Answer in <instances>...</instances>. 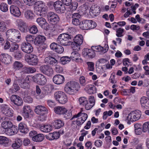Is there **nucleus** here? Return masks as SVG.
Listing matches in <instances>:
<instances>
[{
  "label": "nucleus",
  "mask_w": 149,
  "mask_h": 149,
  "mask_svg": "<svg viewBox=\"0 0 149 149\" xmlns=\"http://www.w3.org/2000/svg\"><path fill=\"white\" fill-rule=\"evenodd\" d=\"M54 95L55 99L61 104H64L68 101L67 96L62 91L56 92L54 93Z\"/></svg>",
  "instance_id": "obj_7"
},
{
  "label": "nucleus",
  "mask_w": 149,
  "mask_h": 149,
  "mask_svg": "<svg viewBox=\"0 0 149 149\" xmlns=\"http://www.w3.org/2000/svg\"><path fill=\"white\" fill-rule=\"evenodd\" d=\"M71 60L70 58L66 56L62 57L61 59V62L63 65H65L69 63Z\"/></svg>",
  "instance_id": "obj_50"
},
{
  "label": "nucleus",
  "mask_w": 149,
  "mask_h": 149,
  "mask_svg": "<svg viewBox=\"0 0 149 149\" xmlns=\"http://www.w3.org/2000/svg\"><path fill=\"white\" fill-rule=\"evenodd\" d=\"M70 9L71 11H73L76 10L78 6V3L76 2H71Z\"/></svg>",
  "instance_id": "obj_55"
},
{
  "label": "nucleus",
  "mask_w": 149,
  "mask_h": 149,
  "mask_svg": "<svg viewBox=\"0 0 149 149\" xmlns=\"http://www.w3.org/2000/svg\"><path fill=\"white\" fill-rule=\"evenodd\" d=\"M84 38L80 34L76 35L74 38L73 42L72 43L71 47L74 50L78 51L80 49V46L83 42Z\"/></svg>",
  "instance_id": "obj_5"
},
{
  "label": "nucleus",
  "mask_w": 149,
  "mask_h": 149,
  "mask_svg": "<svg viewBox=\"0 0 149 149\" xmlns=\"http://www.w3.org/2000/svg\"><path fill=\"white\" fill-rule=\"evenodd\" d=\"M100 8L97 6L95 5H93L90 8V13L93 15L94 16H96L99 14L100 13Z\"/></svg>",
  "instance_id": "obj_33"
},
{
  "label": "nucleus",
  "mask_w": 149,
  "mask_h": 149,
  "mask_svg": "<svg viewBox=\"0 0 149 149\" xmlns=\"http://www.w3.org/2000/svg\"><path fill=\"white\" fill-rule=\"evenodd\" d=\"M54 112L59 115H65V117L66 119H70L72 116V113L70 112L67 113L68 110L63 106H58L55 107L54 109Z\"/></svg>",
  "instance_id": "obj_8"
},
{
  "label": "nucleus",
  "mask_w": 149,
  "mask_h": 149,
  "mask_svg": "<svg viewBox=\"0 0 149 149\" xmlns=\"http://www.w3.org/2000/svg\"><path fill=\"white\" fill-rule=\"evenodd\" d=\"M81 15L78 13H74L72 16V23L75 26H77L80 24V19L81 18Z\"/></svg>",
  "instance_id": "obj_28"
},
{
  "label": "nucleus",
  "mask_w": 149,
  "mask_h": 149,
  "mask_svg": "<svg viewBox=\"0 0 149 149\" xmlns=\"http://www.w3.org/2000/svg\"><path fill=\"white\" fill-rule=\"evenodd\" d=\"M21 47L22 51L25 53H30L33 51V46L29 43H22L21 44Z\"/></svg>",
  "instance_id": "obj_18"
},
{
  "label": "nucleus",
  "mask_w": 149,
  "mask_h": 149,
  "mask_svg": "<svg viewBox=\"0 0 149 149\" xmlns=\"http://www.w3.org/2000/svg\"><path fill=\"white\" fill-rule=\"evenodd\" d=\"M142 130L144 132L148 131L149 135V122H146L143 124Z\"/></svg>",
  "instance_id": "obj_54"
},
{
  "label": "nucleus",
  "mask_w": 149,
  "mask_h": 149,
  "mask_svg": "<svg viewBox=\"0 0 149 149\" xmlns=\"http://www.w3.org/2000/svg\"><path fill=\"white\" fill-rule=\"evenodd\" d=\"M17 22L18 28L20 31L22 32H24L26 31V24L21 19L17 20Z\"/></svg>",
  "instance_id": "obj_36"
},
{
  "label": "nucleus",
  "mask_w": 149,
  "mask_h": 149,
  "mask_svg": "<svg viewBox=\"0 0 149 149\" xmlns=\"http://www.w3.org/2000/svg\"><path fill=\"white\" fill-rule=\"evenodd\" d=\"M38 29L36 25H33L30 26L29 32L32 34H36L37 33Z\"/></svg>",
  "instance_id": "obj_49"
},
{
  "label": "nucleus",
  "mask_w": 149,
  "mask_h": 149,
  "mask_svg": "<svg viewBox=\"0 0 149 149\" xmlns=\"http://www.w3.org/2000/svg\"><path fill=\"white\" fill-rule=\"evenodd\" d=\"M64 48L63 47L59 45H58L55 51L57 53L61 54L64 52Z\"/></svg>",
  "instance_id": "obj_61"
},
{
  "label": "nucleus",
  "mask_w": 149,
  "mask_h": 149,
  "mask_svg": "<svg viewBox=\"0 0 149 149\" xmlns=\"http://www.w3.org/2000/svg\"><path fill=\"white\" fill-rule=\"evenodd\" d=\"M18 131L17 128L14 126H13L9 129L6 130L5 132L6 134L8 135L12 136L16 134Z\"/></svg>",
  "instance_id": "obj_42"
},
{
  "label": "nucleus",
  "mask_w": 149,
  "mask_h": 149,
  "mask_svg": "<svg viewBox=\"0 0 149 149\" xmlns=\"http://www.w3.org/2000/svg\"><path fill=\"white\" fill-rule=\"evenodd\" d=\"M18 129L20 132L24 134H26L29 131V128L27 124L25 123L22 122L18 125Z\"/></svg>",
  "instance_id": "obj_30"
},
{
  "label": "nucleus",
  "mask_w": 149,
  "mask_h": 149,
  "mask_svg": "<svg viewBox=\"0 0 149 149\" xmlns=\"http://www.w3.org/2000/svg\"><path fill=\"white\" fill-rule=\"evenodd\" d=\"M23 66L22 63L19 61H15L13 64V68L15 70H19Z\"/></svg>",
  "instance_id": "obj_45"
},
{
  "label": "nucleus",
  "mask_w": 149,
  "mask_h": 149,
  "mask_svg": "<svg viewBox=\"0 0 149 149\" xmlns=\"http://www.w3.org/2000/svg\"><path fill=\"white\" fill-rule=\"evenodd\" d=\"M25 60L29 64L33 65H37L39 61L38 57L36 55L33 54L26 56Z\"/></svg>",
  "instance_id": "obj_11"
},
{
  "label": "nucleus",
  "mask_w": 149,
  "mask_h": 149,
  "mask_svg": "<svg viewBox=\"0 0 149 149\" xmlns=\"http://www.w3.org/2000/svg\"><path fill=\"white\" fill-rule=\"evenodd\" d=\"M36 22L43 28L45 29V26L48 25L46 20L42 17L38 18L36 20Z\"/></svg>",
  "instance_id": "obj_40"
},
{
  "label": "nucleus",
  "mask_w": 149,
  "mask_h": 149,
  "mask_svg": "<svg viewBox=\"0 0 149 149\" xmlns=\"http://www.w3.org/2000/svg\"><path fill=\"white\" fill-rule=\"evenodd\" d=\"M70 58L72 61L76 62L81 63L83 62L81 55L77 52H73L71 53Z\"/></svg>",
  "instance_id": "obj_25"
},
{
  "label": "nucleus",
  "mask_w": 149,
  "mask_h": 149,
  "mask_svg": "<svg viewBox=\"0 0 149 149\" xmlns=\"http://www.w3.org/2000/svg\"><path fill=\"white\" fill-rule=\"evenodd\" d=\"M79 83L80 84L83 86H84L86 84V80L84 76H81L79 78Z\"/></svg>",
  "instance_id": "obj_60"
},
{
  "label": "nucleus",
  "mask_w": 149,
  "mask_h": 149,
  "mask_svg": "<svg viewBox=\"0 0 149 149\" xmlns=\"http://www.w3.org/2000/svg\"><path fill=\"white\" fill-rule=\"evenodd\" d=\"M39 129L42 132L47 133L52 130V127L50 125H42L40 126Z\"/></svg>",
  "instance_id": "obj_31"
},
{
  "label": "nucleus",
  "mask_w": 149,
  "mask_h": 149,
  "mask_svg": "<svg viewBox=\"0 0 149 149\" xmlns=\"http://www.w3.org/2000/svg\"><path fill=\"white\" fill-rule=\"evenodd\" d=\"M79 101L80 105L84 106L85 104L87 103L88 101L86 97H82L79 98Z\"/></svg>",
  "instance_id": "obj_53"
},
{
  "label": "nucleus",
  "mask_w": 149,
  "mask_h": 149,
  "mask_svg": "<svg viewBox=\"0 0 149 149\" xmlns=\"http://www.w3.org/2000/svg\"><path fill=\"white\" fill-rule=\"evenodd\" d=\"M27 43H31L33 41L34 38L33 36L30 35L28 34L25 37Z\"/></svg>",
  "instance_id": "obj_56"
},
{
  "label": "nucleus",
  "mask_w": 149,
  "mask_h": 149,
  "mask_svg": "<svg viewBox=\"0 0 149 149\" xmlns=\"http://www.w3.org/2000/svg\"><path fill=\"white\" fill-rule=\"evenodd\" d=\"M22 144V140L19 138H16L12 144L13 148L15 149H18L20 147Z\"/></svg>",
  "instance_id": "obj_37"
},
{
  "label": "nucleus",
  "mask_w": 149,
  "mask_h": 149,
  "mask_svg": "<svg viewBox=\"0 0 149 149\" xmlns=\"http://www.w3.org/2000/svg\"><path fill=\"white\" fill-rule=\"evenodd\" d=\"M6 28V25L4 22L0 20V31L3 32Z\"/></svg>",
  "instance_id": "obj_58"
},
{
  "label": "nucleus",
  "mask_w": 149,
  "mask_h": 149,
  "mask_svg": "<svg viewBox=\"0 0 149 149\" xmlns=\"http://www.w3.org/2000/svg\"><path fill=\"white\" fill-rule=\"evenodd\" d=\"M41 72L48 76H51L54 73L52 68L47 65H42L40 67Z\"/></svg>",
  "instance_id": "obj_16"
},
{
  "label": "nucleus",
  "mask_w": 149,
  "mask_h": 149,
  "mask_svg": "<svg viewBox=\"0 0 149 149\" xmlns=\"http://www.w3.org/2000/svg\"><path fill=\"white\" fill-rule=\"evenodd\" d=\"M13 30L12 39L10 40V41L14 42H19L21 39V34L19 31L13 29Z\"/></svg>",
  "instance_id": "obj_17"
},
{
  "label": "nucleus",
  "mask_w": 149,
  "mask_h": 149,
  "mask_svg": "<svg viewBox=\"0 0 149 149\" xmlns=\"http://www.w3.org/2000/svg\"><path fill=\"white\" fill-rule=\"evenodd\" d=\"M0 60L2 63L7 65L12 62V58L8 54H2L0 56Z\"/></svg>",
  "instance_id": "obj_21"
},
{
  "label": "nucleus",
  "mask_w": 149,
  "mask_h": 149,
  "mask_svg": "<svg viewBox=\"0 0 149 149\" xmlns=\"http://www.w3.org/2000/svg\"><path fill=\"white\" fill-rule=\"evenodd\" d=\"M11 101L17 106H22L23 103L22 99L19 96L15 95L11 96L10 98Z\"/></svg>",
  "instance_id": "obj_20"
},
{
  "label": "nucleus",
  "mask_w": 149,
  "mask_h": 149,
  "mask_svg": "<svg viewBox=\"0 0 149 149\" xmlns=\"http://www.w3.org/2000/svg\"><path fill=\"white\" fill-rule=\"evenodd\" d=\"M53 80L54 83L57 84H61L64 82L65 78L61 75L56 74L54 77Z\"/></svg>",
  "instance_id": "obj_27"
},
{
  "label": "nucleus",
  "mask_w": 149,
  "mask_h": 149,
  "mask_svg": "<svg viewBox=\"0 0 149 149\" xmlns=\"http://www.w3.org/2000/svg\"><path fill=\"white\" fill-rule=\"evenodd\" d=\"M72 38L71 35L67 33H63L59 35L57 39V42L62 45L66 46L68 45V42Z\"/></svg>",
  "instance_id": "obj_4"
},
{
  "label": "nucleus",
  "mask_w": 149,
  "mask_h": 149,
  "mask_svg": "<svg viewBox=\"0 0 149 149\" xmlns=\"http://www.w3.org/2000/svg\"><path fill=\"white\" fill-rule=\"evenodd\" d=\"M84 111L83 109H81L80 111L77 114L74 116L73 118H78L77 120L76 123L78 125H81L86 120L88 117L87 114Z\"/></svg>",
  "instance_id": "obj_6"
},
{
  "label": "nucleus",
  "mask_w": 149,
  "mask_h": 149,
  "mask_svg": "<svg viewBox=\"0 0 149 149\" xmlns=\"http://www.w3.org/2000/svg\"><path fill=\"white\" fill-rule=\"evenodd\" d=\"M22 115L25 118H29L33 117V111L30 107L24 105L23 108Z\"/></svg>",
  "instance_id": "obj_14"
},
{
  "label": "nucleus",
  "mask_w": 149,
  "mask_h": 149,
  "mask_svg": "<svg viewBox=\"0 0 149 149\" xmlns=\"http://www.w3.org/2000/svg\"><path fill=\"white\" fill-rule=\"evenodd\" d=\"M124 30L121 28L116 29V35L118 37H121L123 36V33Z\"/></svg>",
  "instance_id": "obj_52"
},
{
  "label": "nucleus",
  "mask_w": 149,
  "mask_h": 149,
  "mask_svg": "<svg viewBox=\"0 0 149 149\" xmlns=\"http://www.w3.org/2000/svg\"><path fill=\"white\" fill-rule=\"evenodd\" d=\"M44 61L45 63H49L53 67L55 66L58 64L57 60L54 58L50 56L46 57Z\"/></svg>",
  "instance_id": "obj_29"
},
{
  "label": "nucleus",
  "mask_w": 149,
  "mask_h": 149,
  "mask_svg": "<svg viewBox=\"0 0 149 149\" xmlns=\"http://www.w3.org/2000/svg\"><path fill=\"white\" fill-rule=\"evenodd\" d=\"M49 3L51 5H53L55 10L58 13L63 12V11L65 10L64 6L59 1H56L54 2L50 1Z\"/></svg>",
  "instance_id": "obj_13"
},
{
  "label": "nucleus",
  "mask_w": 149,
  "mask_h": 149,
  "mask_svg": "<svg viewBox=\"0 0 149 149\" xmlns=\"http://www.w3.org/2000/svg\"><path fill=\"white\" fill-rule=\"evenodd\" d=\"M48 20L53 24H56L58 22L59 20V18L57 14L53 12H49L47 15Z\"/></svg>",
  "instance_id": "obj_19"
},
{
  "label": "nucleus",
  "mask_w": 149,
  "mask_h": 149,
  "mask_svg": "<svg viewBox=\"0 0 149 149\" xmlns=\"http://www.w3.org/2000/svg\"><path fill=\"white\" fill-rule=\"evenodd\" d=\"M9 143V140L8 138L4 136H0V144L3 146H7Z\"/></svg>",
  "instance_id": "obj_44"
},
{
  "label": "nucleus",
  "mask_w": 149,
  "mask_h": 149,
  "mask_svg": "<svg viewBox=\"0 0 149 149\" xmlns=\"http://www.w3.org/2000/svg\"><path fill=\"white\" fill-rule=\"evenodd\" d=\"M24 15L27 19L31 20L34 18V14L32 10L29 9L25 11Z\"/></svg>",
  "instance_id": "obj_38"
},
{
  "label": "nucleus",
  "mask_w": 149,
  "mask_h": 149,
  "mask_svg": "<svg viewBox=\"0 0 149 149\" xmlns=\"http://www.w3.org/2000/svg\"><path fill=\"white\" fill-rule=\"evenodd\" d=\"M46 37L42 35H37L34 39V43L37 46H40L45 44Z\"/></svg>",
  "instance_id": "obj_24"
},
{
  "label": "nucleus",
  "mask_w": 149,
  "mask_h": 149,
  "mask_svg": "<svg viewBox=\"0 0 149 149\" xmlns=\"http://www.w3.org/2000/svg\"><path fill=\"white\" fill-rule=\"evenodd\" d=\"M10 10L11 14L15 17H19L21 15L19 8L16 6L11 5L10 7Z\"/></svg>",
  "instance_id": "obj_23"
},
{
  "label": "nucleus",
  "mask_w": 149,
  "mask_h": 149,
  "mask_svg": "<svg viewBox=\"0 0 149 149\" xmlns=\"http://www.w3.org/2000/svg\"><path fill=\"white\" fill-rule=\"evenodd\" d=\"M92 48L94 49V51L99 52L101 54L104 53L108 50L109 47L107 44H105L104 47H103L100 45L97 46H92Z\"/></svg>",
  "instance_id": "obj_26"
},
{
  "label": "nucleus",
  "mask_w": 149,
  "mask_h": 149,
  "mask_svg": "<svg viewBox=\"0 0 149 149\" xmlns=\"http://www.w3.org/2000/svg\"><path fill=\"white\" fill-rule=\"evenodd\" d=\"M20 79H18L15 80L14 81L13 88L14 91L15 92H17L20 89V87L17 84L18 83L20 84Z\"/></svg>",
  "instance_id": "obj_46"
},
{
  "label": "nucleus",
  "mask_w": 149,
  "mask_h": 149,
  "mask_svg": "<svg viewBox=\"0 0 149 149\" xmlns=\"http://www.w3.org/2000/svg\"><path fill=\"white\" fill-rule=\"evenodd\" d=\"M34 9L37 15L42 16L44 14L47 13L48 8L43 1H38L35 3Z\"/></svg>",
  "instance_id": "obj_1"
},
{
  "label": "nucleus",
  "mask_w": 149,
  "mask_h": 149,
  "mask_svg": "<svg viewBox=\"0 0 149 149\" xmlns=\"http://www.w3.org/2000/svg\"><path fill=\"white\" fill-rule=\"evenodd\" d=\"M1 111L5 115L8 117H12L13 115V111L6 104H3L1 105Z\"/></svg>",
  "instance_id": "obj_15"
},
{
  "label": "nucleus",
  "mask_w": 149,
  "mask_h": 149,
  "mask_svg": "<svg viewBox=\"0 0 149 149\" xmlns=\"http://www.w3.org/2000/svg\"><path fill=\"white\" fill-rule=\"evenodd\" d=\"M24 3L26 5L29 6H32L36 0H23Z\"/></svg>",
  "instance_id": "obj_63"
},
{
  "label": "nucleus",
  "mask_w": 149,
  "mask_h": 149,
  "mask_svg": "<svg viewBox=\"0 0 149 149\" xmlns=\"http://www.w3.org/2000/svg\"><path fill=\"white\" fill-rule=\"evenodd\" d=\"M60 134L58 132H54L53 133H50L48 135L46 136L47 138L49 140H52L54 139H57L60 137Z\"/></svg>",
  "instance_id": "obj_32"
},
{
  "label": "nucleus",
  "mask_w": 149,
  "mask_h": 149,
  "mask_svg": "<svg viewBox=\"0 0 149 149\" xmlns=\"http://www.w3.org/2000/svg\"><path fill=\"white\" fill-rule=\"evenodd\" d=\"M141 107L144 108H149V99L145 97H142L140 99Z\"/></svg>",
  "instance_id": "obj_35"
},
{
  "label": "nucleus",
  "mask_w": 149,
  "mask_h": 149,
  "mask_svg": "<svg viewBox=\"0 0 149 149\" xmlns=\"http://www.w3.org/2000/svg\"><path fill=\"white\" fill-rule=\"evenodd\" d=\"M55 70L58 73H61L63 71V68L58 64L55 66Z\"/></svg>",
  "instance_id": "obj_62"
},
{
  "label": "nucleus",
  "mask_w": 149,
  "mask_h": 149,
  "mask_svg": "<svg viewBox=\"0 0 149 149\" xmlns=\"http://www.w3.org/2000/svg\"><path fill=\"white\" fill-rule=\"evenodd\" d=\"M80 88V86L77 83L73 81H70L67 82L65 85L64 90L67 93L73 95L78 91Z\"/></svg>",
  "instance_id": "obj_2"
},
{
  "label": "nucleus",
  "mask_w": 149,
  "mask_h": 149,
  "mask_svg": "<svg viewBox=\"0 0 149 149\" xmlns=\"http://www.w3.org/2000/svg\"><path fill=\"white\" fill-rule=\"evenodd\" d=\"M34 76H27L25 79V82L23 83V84H25L26 86H24L23 85H21V87L24 89H26L29 88L28 84L30 82L31 80L33 81Z\"/></svg>",
  "instance_id": "obj_41"
},
{
  "label": "nucleus",
  "mask_w": 149,
  "mask_h": 149,
  "mask_svg": "<svg viewBox=\"0 0 149 149\" xmlns=\"http://www.w3.org/2000/svg\"><path fill=\"white\" fill-rule=\"evenodd\" d=\"M141 116V111L139 110H136L130 113L127 117L128 120L127 123L130 124V121L134 122L138 120Z\"/></svg>",
  "instance_id": "obj_9"
},
{
  "label": "nucleus",
  "mask_w": 149,
  "mask_h": 149,
  "mask_svg": "<svg viewBox=\"0 0 149 149\" xmlns=\"http://www.w3.org/2000/svg\"><path fill=\"white\" fill-rule=\"evenodd\" d=\"M20 1L18 0H7V3L9 5L12 4H18Z\"/></svg>",
  "instance_id": "obj_64"
},
{
  "label": "nucleus",
  "mask_w": 149,
  "mask_h": 149,
  "mask_svg": "<svg viewBox=\"0 0 149 149\" xmlns=\"http://www.w3.org/2000/svg\"><path fill=\"white\" fill-rule=\"evenodd\" d=\"M33 81L39 85H43L47 82V79L45 77L41 74H36L33 77Z\"/></svg>",
  "instance_id": "obj_10"
},
{
  "label": "nucleus",
  "mask_w": 149,
  "mask_h": 149,
  "mask_svg": "<svg viewBox=\"0 0 149 149\" xmlns=\"http://www.w3.org/2000/svg\"><path fill=\"white\" fill-rule=\"evenodd\" d=\"M35 112L37 114L43 116L48 113V110L45 107L42 105H38L35 107Z\"/></svg>",
  "instance_id": "obj_22"
},
{
  "label": "nucleus",
  "mask_w": 149,
  "mask_h": 149,
  "mask_svg": "<svg viewBox=\"0 0 149 149\" xmlns=\"http://www.w3.org/2000/svg\"><path fill=\"white\" fill-rule=\"evenodd\" d=\"M82 54L84 57L89 58H93L95 56V52L92 48L91 49H84L82 51Z\"/></svg>",
  "instance_id": "obj_12"
},
{
  "label": "nucleus",
  "mask_w": 149,
  "mask_h": 149,
  "mask_svg": "<svg viewBox=\"0 0 149 149\" xmlns=\"http://www.w3.org/2000/svg\"><path fill=\"white\" fill-rule=\"evenodd\" d=\"M13 29L8 30L6 33V37L7 39L10 41V40L11 38L12 34L13 32Z\"/></svg>",
  "instance_id": "obj_59"
},
{
  "label": "nucleus",
  "mask_w": 149,
  "mask_h": 149,
  "mask_svg": "<svg viewBox=\"0 0 149 149\" xmlns=\"http://www.w3.org/2000/svg\"><path fill=\"white\" fill-rule=\"evenodd\" d=\"M44 136L43 134H39L33 137L32 140L34 141L41 142L44 140Z\"/></svg>",
  "instance_id": "obj_43"
},
{
  "label": "nucleus",
  "mask_w": 149,
  "mask_h": 149,
  "mask_svg": "<svg viewBox=\"0 0 149 149\" xmlns=\"http://www.w3.org/2000/svg\"><path fill=\"white\" fill-rule=\"evenodd\" d=\"M97 26L96 23L90 20H85L80 22L79 28L83 30H88L95 28Z\"/></svg>",
  "instance_id": "obj_3"
},
{
  "label": "nucleus",
  "mask_w": 149,
  "mask_h": 149,
  "mask_svg": "<svg viewBox=\"0 0 149 149\" xmlns=\"http://www.w3.org/2000/svg\"><path fill=\"white\" fill-rule=\"evenodd\" d=\"M86 64L88 65V69L90 71H93L94 70V64L93 62H88Z\"/></svg>",
  "instance_id": "obj_57"
},
{
  "label": "nucleus",
  "mask_w": 149,
  "mask_h": 149,
  "mask_svg": "<svg viewBox=\"0 0 149 149\" xmlns=\"http://www.w3.org/2000/svg\"><path fill=\"white\" fill-rule=\"evenodd\" d=\"M0 10L3 12H6L8 10V6L6 3H1L0 4Z\"/></svg>",
  "instance_id": "obj_48"
},
{
  "label": "nucleus",
  "mask_w": 149,
  "mask_h": 149,
  "mask_svg": "<svg viewBox=\"0 0 149 149\" xmlns=\"http://www.w3.org/2000/svg\"><path fill=\"white\" fill-rule=\"evenodd\" d=\"M11 46L10 48V50L11 52H13L15 50H16L19 48V46L16 43V42H11Z\"/></svg>",
  "instance_id": "obj_51"
},
{
  "label": "nucleus",
  "mask_w": 149,
  "mask_h": 149,
  "mask_svg": "<svg viewBox=\"0 0 149 149\" xmlns=\"http://www.w3.org/2000/svg\"><path fill=\"white\" fill-rule=\"evenodd\" d=\"M2 129H5V131L7 130L8 129H9L10 128H11L13 126V124L10 121H3L1 124Z\"/></svg>",
  "instance_id": "obj_39"
},
{
  "label": "nucleus",
  "mask_w": 149,
  "mask_h": 149,
  "mask_svg": "<svg viewBox=\"0 0 149 149\" xmlns=\"http://www.w3.org/2000/svg\"><path fill=\"white\" fill-rule=\"evenodd\" d=\"M53 126L56 129H59L64 125L63 121L60 119L54 120L53 123Z\"/></svg>",
  "instance_id": "obj_34"
},
{
  "label": "nucleus",
  "mask_w": 149,
  "mask_h": 149,
  "mask_svg": "<svg viewBox=\"0 0 149 149\" xmlns=\"http://www.w3.org/2000/svg\"><path fill=\"white\" fill-rule=\"evenodd\" d=\"M88 89L87 90V92L90 94H92L96 92V88L93 85H89L86 86Z\"/></svg>",
  "instance_id": "obj_47"
}]
</instances>
